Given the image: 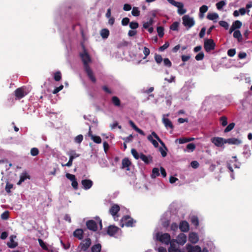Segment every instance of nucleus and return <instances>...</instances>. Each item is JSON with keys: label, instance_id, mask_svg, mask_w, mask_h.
I'll return each instance as SVG.
<instances>
[{"label": "nucleus", "instance_id": "31", "mask_svg": "<svg viewBox=\"0 0 252 252\" xmlns=\"http://www.w3.org/2000/svg\"><path fill=\"white\" fill-rule=\"evenodd\" d=\"M207 18L210 20H214L219 18V15L217 13H208Z\"/></svg>", "mask_w": 252, "mask_h": 252}, {"label": "nucleus", "instance_id": "33", "mask_svg": "<svg viewBox=\"0 0 252 252\" xmlns=\"http://www.w3.org/2000/svg\"><path fill=\"white\" fill-rule=\"evenodd\" d=\"M159 175V169L158 168H154L152 170V173L151 174V177L153 179L156 178Z\"/></svg>", "mask_w": 252, "mask_h": 252}, {"label": "nucleus", "instance_id": "5", "mask_svg": "<svg viewBox=\"0 0 252 252\" xmlns=\"http://www.w3.org/2000/svg\"><path fill=\"white\" fill-rule=\"evenodd\" d=\"M80 55L83 63L84 68L90 67L89 63L91 62V59L87 51L84 50Z\"/></svg>", "mask_w": 252, "mask_h": 252}, {"label": "nucleus", "instance_id": "9", "mask_svg": "<svg viewBox=\"0 0 252 252\" xmlns=\"http://www.w3.org/2000/svg\"><path fill=\"white\" fill-rule=\"evenodd\" d=\"M91 243L92 241L91 239L89 238H86L80 243L78 248L81 251L85 252L90 247Z\"/></svg>", "mask_w": 252, "mask_h": 252}, {"label": "nucleus", "instance_id": "62", "mask_svg": "<svg viewBox=\"0 0 252 252\" xmlns=\"http://www.w3.org/2000/svg\"><path fill=\"white\" fill-rule=\"evenodd\" d=\"M178 227L179 225L177 224V223L174 222L171 224L170 228L171 230L176 231L178 230Z\"/></svg>", "mask_w": 252, "mask_h": 252}, {"label": "nucleus", "instance_id": "54", "mask_svg": "<svg viewBox=\"0 0 252 252\" xmlns=\"http://www.w3.org/2000/svg\"><path fill=\"white\" fill-rule=\"evenodd\" d=\"M54 78L55 81H59L61 79V73L60 71H57L54 74Z\"/></svg>", "mask_w": 252, "mask_h": 252}, {"label": "nucleus", "instance_id": "64", "mask_svg": "<svg viewBox=\"0 0 252 252\" xmlns=\"http://www.w3.org/2000/svg\"><path fill=\"white\" fill-rule=\"evenodd\" d=\"M129 22V18L126 17L122 19V24L123 26H126L128 25V24Z\"/></svg>", "mask_w": 252, "mask_h": 252}, {"label": "nucleus", "instance_id": "1", "mask_svg": "<svg viewBox=\"0 0 252 252\" xmlns=\"http://www.w3.org/2000/svg\"><path fill=\"white\" fill-rule=\"evenodd\" d=\"M153 137L155 138L162 146H163L166 149H167L164 142L161 140L155 131H153L151 135L148 136L147 139L152 143L155 147L158 148V144L156 140L153 139Z\"/></svg>", "mask_w": 252, "mask_h": 252}, {"label": "nucleus", "instance_id": "10", "mask_svg": "<svg viewBox=\"0 0 252 252\" xmlns=\"http://www.w3.org/2000/svg\"><path fill=\"white\" fill-rule=\"evenodd\" d=\"M172 240L178 245L183 246L187 242V236L185 234L181 233L178 235L176 239H172Z\"/></svg>", "mask_w": 252, "mask_h": 252}, {"label": "nucleus", "instance_id": "13", "mask_svg": "<svg viewBox=\"0 0 252 252\" xmlns=\"http://www.w3.org/2000/svg\"><path fill=\"white\" fill-rule=\"evenodd\" d=\"M211 141L214 145L219 147H222L225 143L223 138L219 137L212 138Z\"/></svg>", "mask_w": 252, "mask_h": 252}, {"label": "nucleus", "instance_id": "25", "mask_svg": "<svg viewBox=\"0 0 252 252\" xmlns=\"http://www.w3.org/2000/svg\"><path fill=\"white\" fill-rule=\"evenodd\" d=\"M73 236L79 240H82L83 237V231L81 229H77L73 232Z\"/></svg>", "mask_w": 252, "mask_h": 252}, {"label": "nucleus", "instance_id": "40", "mask_svg": "<svg viewBox=\"0 0 252 252\" xmlns=\"http://www.w3.org/2000/svg\"><path fill=\"white\" fill-rule=\"evenodd\" d=\"M242 25V22L239 20L235 21L233 23L232 25V26H233L235 29H240Z\"/></svg>", "mask_w": 252, "mask_h": 252}, {"label": "nucleus", "instance_id": "12", "mask_svg": "<svg viewBox=\"0 0 252 252\" xmlns=\"http://www.w3.org/2000/svg\"><path fill=\"white\" fill-rule=\"evenodd\" d=\"M121 229L115 225H110L107 229V234L110 236H115Z\"/></svg>", "mask_w": 252, "mask_h": 252}, {"label": "nucleus", "instance_id": "55", "mask_svg": "<svg viewBox=\"0 0 252 252\" xmlns=\"http://www.w3.org/2000/svg\"><path fill=\"white\" fill-rule=\"evenodd\" d=\"M138 26V23L136 22H131L129 23V27L133 30L137 29Z\"/></svg>", "mask_w": 252, "mask_h": 252}, {"label": "nucleus", "instance_id": "24", "mask_svg": "<svg viewBox=\"0 0 252 252\" xmlns=\"http://www.w3.org/2000/svg\"><path fill=\"white\" fill-rule=\"evenodd\" d=\"M164 116L165 115H163V117L162 118V122L165 126L166 128H170L171 129H173L174 126L171 121L169 119L165 118Z\"/></svg>", "mask_w": 252, "mask_h": 252}, {"label": "nucleus", "instance_id": "56", "mask_svg": "<svg viewBox=\"0 0 252 252\" xmlns=\"http://www.w3.org/2000/svg\"><path fill=\"white\" fill-rule=\"evenodd\" d=\"M169 43L168 42H166L164 45L159 48V51L160 52H163L165 49H166L169 47Z\"/></svg>", "mask_w": 252, "mask_h": 252}, {"label": "nucleus", "instance_id": "2", "mask_svg": "<svg viewBox=\"0 0 252 252\" xmlns=\"http://www.w3.org/2000/svg\"><path fill=\"white\" fill-rule=\"evenodd\" d=\"M96 221L94 220H89L87 221L86 225L87 228L93 231H95L97 229V223H99L100 228H102V225L101 222V220L100 219L99 217L96 218Z\"/></svg>", "mask_w": 252, "mask_h": 252}, {"label": "nucleus", "instance_id": "4", "mask_svg": "<svg viewBox=\"0 0 252 252\" xmlns=\"http://www.w3.org/2000/svg\"><path fill=\"white\" fill-rule=\"evenodd\" d=\"M183 24L189 30L195 24V21L192 17L188 15H185L182 17Z\"/></svg>", "mask_w": 252, "mask_h": 252}, {"label": "nucleus", "instance_id": "50", "mask_svg": "<svg viewBox=\"0 0 252 252\" xmlns=\"http://www.w3.org/2000/svg\"><path fill=\"white\" fill-rule=\"evenodd\" d=\"M39 154V150L36 148H32L31 150V154L32 156H36Z\"/></svg>", "mask_w": 252, "mask_h": 252}, {"label": "nucleus", "instance_id": "61", "mask_svg": "<svg viewBox=\"0 0 252 252\" xmlns=\"http://www.w3.org/2000/svg\"><path fill=\"white\" fill-rule=\"evenodd\" d=\"M235 53L236 51L235 49H230L227 51V55L231 57H233L235 55Z\"/></svg>", "mask_w": 252, "mask_h": 252}, {"label": "nucleus", "instance_id": "41", "mask_svg": "<svg viewBox=\"0 0 252 252\" xmlns=\"http://www.w3.org/2000/svg\"><path fill=\"white\" fill-rule=\"evenodd\" d=\"M191 222L195 226H197L199 224L198 219L196 216H192L191 218Z\"/></svg>", "mask_w": 252, "mask_h": 252}, {"label": "nucleus", "instance_id": "8", "mask_svg": "<svg viewBox=\"0 0 252 252\" xmlns=\"http://www.w3.org/2000/svg\"><path fill=\"white\" fill-rule=\"evenodd\" d=\"M215 47V43L212 39H205L204 40V47L207 52H209L214 50Z\"/></svg>", "mask_w": 252, "mask_h": 252}, {"label": "nucleus", "instance_id": "15", "mask_svg": "<svg viewBox=\"0 0 252 252\" xmlns=\"http://www.w3.org/2000/svg\"><path fill=\"white\" fill-rule=\"evenodd\" d=\"M179 228L182 232H187L189 230V225L187 221L183 220L180 222Z\"/></svg>", "mask_w": 252, "mask_h": 252}, {"label": "nucleus", "instance_id": "22", "mask_svg": "<svg viewBox=\"0 0 252 252\" xmlns=\"http://www.w3.org/2000/svg\"><path fill=\"white\" fill-rule=\"evenodd\" d=\"M188 251L191 252H201V248L199 246H192L190 244H187L186 246Z\"/></svg>", "mask_w": 252, "mask_h": 252}, {"label": "nucleus", "instance_id": "11", "mask_svg": "<svg viewBox=\"0 0 252 252\" xmlns=\"http://www.w3.org/2000/svg\"><path fill=\"white\" fill-rule=\"evenodd\" d=\"M120 210V207L117 204H114L109 209L110 214L113 217L115 220H117L116 219L118 216L117 215L118 212Z\"/></svg>", "mask_w": 252, "mask_h": 252}, {"label": "nucleus", "instance_id": "21", "mask_svg": "<svg viewBox=\"0 0 252 252\" xmlns=\"http://www.w3.org/2000/svg\"><path fill=\"white\" fill-rule=\"evenodd\" d=\"M85 72H86L87 76L89 78V79L94 83L96 82V79L94 75V73L90 67H88L84 69Z\"/></svg>", "mask_w": 252, "mask_h": 252}, {"label": "nucleus", "instance_id": "57", "mask_svg": "<svg viewBox=\"0 0 252 252\" xmlns=\"http://www.w3.org/2000/svg\"><path fill=\"white\" fill-rule=\"evenodd\" d=\"M204 55L203 52H200L195 57V59L197 61L202 60L204 58Z\"/></svg>", "mask_w": 252, "mask_h": 252}, {"label": "nucleus", "instance_id": "19", "mask_svg": "<svg viewBox=\"0 0 252 252\" xmlns=\"http://www.w3.org/2000/svg\"><path fill=\"white\" fill-rule=\"evenodd\" d=\"M189 240L192 244H196L199 240L197 234L195 232H190L189 235Z\"/></svg>", "mask_w": 252, "mask_h": 252}, {"label": "nucleus", "instance_id": "52", "mask_svg": "<svg viewBox=\"0 0 252 252\" xmlns=\"http://www.w3.org/2000/svg\"><path fill=\"white\" fill-rule=\"evenodd\" d=\"M163 64L165 66L170 67L172 65V63L168 58L163 59Z\"/></svg>", "mask_w": 252, "mask_h": 252}, {"label": "nucleus", "instance_id": "59", "mask_svg": "<svg viewBox=\"0 0 252 252\" xmlns=\"http://www.w3.org/2000/svg\"><path fill=\"white\" fill-rule=\"evenodd\" d=\"M13 188V185L11 184H10L9 183H7L6 186H5V191L7 193H10L11 192L10 189Z\"/></svg>", "mask_w": 252, "mask_h": 252}, {"label": "nucleus", "instance_id": "14", "mask_svg": "<svg viewBox=\"0 0 252 252\" xmlns=\"http://www.w3.org/2000/svg\"><path fill=\"white\" fill-rule=\"evenodd\" d=\"M15 94L17 98L18 99H21L27 94V93L25 91V89L23 87H21L16 89L15 91Z\"/></svg>", "mask_w": 252, "mask_h": 252}, {"label": "nucleus", "instance_id": "32", "mask_svg": "<svg viewBox=\"0 0 252 252\" xmlns=\"http://www.w3.org/2000/svg\"><path fill=\"white\" fill-rule=\"evenodd\" d=\"M233 37L237 38L239 41H240L242 38V36L240 31L236 30L233 32Z\"/></svg>", "mask_w": 252, "mask_h": 252}, {"label": "nucleus", "instance_id": "6", "mask_svg": "<svg viewBox=\"0 0 252 252\" xmlns=\"http://www.w3.org/2000/svg\"><path fill=\"white\" fill-rule=\"evenodd\" d=\"M135 222H136V221L131 218L129 216H125L121 220L120 225L121 227H124V225L127 227H132L133 223Z\"/></svg>", "mask_w": 252, "mask_h": 252}, {"label": "nucleus", "instance_id": "17", "mask_svg": "<svg viewBox=\"0 0 252 252\" xmlns=\"http://www.w3.org/2000/svg\"><path fill=\"white\" fill-rule=\"evenodd\" d=\"M170 246L168 248V252H181V250L179 248L177 243L173 242V240H171L169 243Z\"/></svg>", "mask_w": 252, "mask_h": 252}, {"label": "nucleus", "instance_id": "51", "mask_svg": "<svg viewBox=\"0 0 252 252\" xmlns=\"http://www.w3.org/2000/svg\"><path fill=\"white\" fill-rule=\"evenodd\" d=\"M243 155H248V157H249L251 155V151L250 149H249V147L247 145H245L244 147V151L243 153Z\"/></svg>", "mask_w": 252, "mask_h": 252}, {"label": "nucleus", "instance_id": "58", "mask_svg": "<svg viewBox=\"0 0 252 252\" xmlns=\"http://www.w3.org/2000/svg\"><path fill=\"white\" fill-rule=\"evenodd\" d=\"M176 141H178L179 144H184V143H185L189 142V140H188V138H186V137L180 138L177 139H176Z\"/></svg>", "mask_w": 252, "mask_h": 252}, {"label": "nucleus", "instance_id": "38", "mask_svg": "<svg viewBox=\"0 0 252 252\" xmlns=\"http://www.w3.org/2000/svg\"><path fill=\"white\" fill-rule=\"evenodd\" d=\"M179 25V22H175L170 26V28L172 31H178Z\"/></svg>", "mask_w": 252, "mask_h": 252}, {"label": "nucleus", "instance_id": "49", "mask_svg": "<svg viewBox=\"0 0 252 252\" xmlns=\"http://www.w3.org/2000/svg\"><path fill=\"white\" fill-rule=\"evenodd\" d=\"M67 155H71L73 157L75 158L80 156V155L76 153L75 150H70L67 153Z\"/></svg>", "mask_w": 252, "mask_h": 252}, {"label": "nucleus", "instance_id": "7", "mask_svg": "<svg viewBox=\"0 0 252 252\" xmlns=\"http://www.w3.org/2000/svg\"><path fill=\"white\" fill-rule=\"evenodd\" d=\"M150 14H151L152 16L148 18V21L147 22H143V28L145 29H147L149 27L152 26L155 23L154 19L157 16L156 12L153 11L150 13Z\"/></svg>", "mask_w": 252, "mask_h": 252}, {"label": "nucleus", "instance_id": "26", "mask_svg": "<svg viewBox=\"0 0 252 252\" xmlns=\"http://www.w3.org/2000/svg\"><path fill=\"white\" fill-rule=\"evenodd\" d=\"M30 179V176L26 172H23L20 176V180L17 183L18 185H20L26 179Z\"/></svg>", "mask_w": 252, "mask_h": 252}, {"label": "nucleus", "instance_id": "35", "mask_svg": "<svg viewBox=\"0 0 252 252\" xmlns=\"http://www.w3.org/2000/svg\"><path fill=\"white\" fill-rule=\"evenodd\" d=\"M226 2L225 0H221L216 3V6L218 10H221L222 8L226 5Z\"/></svg>", "mask_w": 252, "mask_h": 252}, {"label": "nucleus", "instance_id": "30", "mask_svg": "<svg viewBox=\"0 0 252 252\" xmlns=\"http://www.w3.org/2000/svg\"><path fill=\"white\" fill-rule=\"evenodd\" d=\"M131 162L127 158H125L122 160V168H128L130 165Z\"/></svg>", "mask_w": 252, "mask_h": 252}, {"label": "nucleus", "instance_id": "44", "mask_svg": "<svg viewBox=\"0 0 252 252\" xmlns=\"http://www.w3.org/2000/svg\"><path fill=\"white\" fill-rule=\"evenodd\" d=\"M91 139L96 143L99 144L101 142V139L99 136L92 135Z\"/></svg>", "mask_w": 252, "mask_h": 252}, {"label": "nucleus", "instance_id": "46", "mask_svg": "<svg viewBox=\"0 0 252 252\" xmlns=\"http://www.w3.org/2000/svg\"><path fill=\"white\" fill-rule=\"evenodd\" d=\"M235 124L233 123H230L227 126V127L224 129V132H228L231 131L234 127Z\"/></svg>", "mask_w": 252, "mask_h": 252}, {"label": "nucleus", "instance_id": "27", "mask_svg": "<svg viewBox=\"0 0 252 252\" xmlns=\"http://www.w3.org/2000/svg\"><path fill=\"white\" fill-rule=\"evenodd\" d=\"M100 34L102 38L106 39L109 36V31L107 29H103L101 30Z\"/></svg>", "mask_w": 252, "mask_h": 252}, {"label": "nucleus", "instance_id": "3", "mask_svg": "<svg viewBox=\"0 0 252 252\" xmlns=\"http://www.w3.org/2000/svg\"><path fill=\"white\" fill-rule=\"evenodd\" d=\"M156 237L158 241L166 245L169 244L172 240H171L170 235L167 233L162 234L158 232L157 233Z\"/></svg>", "mask_w": 252, "mask_h": 252}, {"label": "nucleus", "instance_id": "28", "mask_svg": "<svg viewBox=\"0 0 252 252\" xmlns=\"http://www.w3.org/2000/svg\"><path fill=\"white\" fill-rule=\"evenodd\" d=\"M101 245L100 244H96L93 245L91 248L92 252H101Z\"/></svg>", "mask_w": 252, "mask_h": 252}, {"label": "nucleus", "instance_id": "20", "mask_svg": "<svg viewBox=\"0 0 252 252\" xmlns=\"http://www.w3.org/2000/svg\"><path fill=\"white\" fill-rule=\"evenodd\" d=\"M224 142L232 145H239L242 143L241 140L236 138H230L224 139Z\"/></svg>", "mask_w": 252, "mask_h": 252}, {"label": "nucleus", "instance_id": "18", "mask_svg": "<svg viewBox=\"0 0 252 252\" xmlns=\"http://www.w3.org/2000/svg\"><path fill=\"white\" fill-rule=\"evenodd\" d=\"M140 158L146 164H148L153 161V157L150 156H146L143 153H140Z\"/></svg>", "mask_w": 252, "mask_h": 252}, {"label": "nucleus", "instance_id": "48", "mask_svg": "<svg viewBox=\"0 0 252 252\" xmlns=\"http://www.w3.org/2000/svg\"><path fill=\"white\" fill-rule=\"evenodd\" d=\"M131 153L135 159H138L140 158V155H139L135 149H132L131 150Z\"/></svg>", "mask_w": 252, "mask_h": 252}, {"label": "nucleus", "instance_id": "60", "mask_svg": "<svg viewBox=\"0 0 252 252\" xmlns=\"http://www.w3.org/2000/svg\"><path fill=\"white\" fill-rule=\"evenodd\" d=\"M83 139V135L80 134V135H78V136H77L75 138V141L77 143H80L82 141Z\"/></svg>", "mask_w": 252, "mask_h": 252}, {"label": "nucleus", "instance_id": "34", "mask_svg": "<svg viewBox=\"0 0 252 252\" xmlns=\"http://www.w3.org/2000/svg\"><path fill=\"white\" fill-rule=\"evenodd\" d=\"M7 246L9 248L14 249L18 246V243L15 242L14 240H12V241L10 240L9 242L7 243Z\"/></svg>", "mask_w": 252, "mask_h": 252}, {"label": "nucleus", "instance_id": "45", "mask_svg": "<svg viewBox=\"0 0 252 252\" xmlns=\"http://www.w3.org/2000/svg\"><path fill=\"white\" fill-rule=\"evenodd\" d=\"M157 32L160 37H163L164 35V29L162 27H158L157 28Z\"/></svg>", "mask_w": 252, "mask_h": 252}, {"label": "nucleus", "instance_id": "43", "mask_svg": "<svg viewBox=\"0 0 252 252\" xmlns=\"http://www.w3.org/2000/svg\"><path fill=\"white\" fill-rule=\"evenodd\" d=\"M131 14L134 16H138L140 15V11L138 7H133L131 11Z\"/></svg>", "mask_w": 252, "mask_h": 252}, {"label": "nucleus", "instance_id": "23", "mask_svg": "<svg viewBox=\"0 0 252 252\" xmlns=\"http://www.w3.org/2000/svg\"><path fill=\"white\" fill-rule=\"evenodd\" d=\"M174 6L178 8V13L180 15H183L187 11L186 9L184 8V4L182 2H178V4H175Z\"/></svg>", "mask_w": 252, "mask_h": 252}, {"label": "nucleus", "instance_id": "36", "mask_svg": "<svg viewBox=\"0 0 252 252\" xmlns=\"http://www.w3.org/2000/svg\"><path fill=\"white\" fill-rule=\"evenodd\" d=\"M208 9V6L205 5H203L200 7L199 12L200 15H202L201 16L203 17L204 16V14L207 11Z\"/></svg>", "mask_w": 252, "mask_h": 252}, {"label": "nucleus", "instance_id": "53", "mask_svg": "<svg viewBox=\"0 0 252 252\" xmlns=\"http://www.w3.org/2000/svg\"><path fill=\"white\" fill-rule=\"evenodd\" d=\"M0 218L2 220H6L9 218V212L8 211L4 212L0 216Z\"/></svg>", "mask_w": 252, "mask_h": 252}, {"label": "nucleus", "instance_id": "29", "mask_svg": "<svg viewBox=\"0 0 252 252\" xmlns=\"http://www.w3.org/2000/svg\"><path fill=\"white\" fill-rule=\"evenodd\" d=\"M112 102L113 104L117 107L120 106L121 102L119 98L116 96H114L112 97Z\"/></svg>", "mask_w": 252, "mask_h": 252}, {"label": "nucleus", "instance_id": "37", "mask_svg": "<svg viewBox=\"0 0 252 252\" xmlns=\"http://www.w3.org/2000/svg\"><path fill=\"white\" fill-rule=\"evenodd\" d=\"M195 145L193 143H189L187 146V150L188 152H193L195 149Z\"/></svg>", "mask_w": 252, "mask_h": 252}, {"label": "nucleus", "instance_id": "42", "mask_svg": "<svg viewBox=\"0 0 252 252\" xmlns=\"http://www.w3.org/2000/svg\"><path fill=\"white\" fill-rule=\"evenodd\" d=\"M220 122L221 125L223 126H225L227 125V119L225 116H222L220 118Z\"/></svg>", "mask_w": 252, "mask_h": 252}, {"label": "nucleus", "instance_id": "47", "mask_svg": "<svg viewBox=\"0 0 252 252\" xmlns=\"http://www.w3.org/2000/svg\"><path fill=\"white\" fill-rule=\"evenodd\" d=\"M219 25L223 27L225 30H227L229 28V24L227 22L224 21H220L219 22Z\"/></svg>", "mask_w": 252, "mask_h": 252}, {"label": "nucleus", "instance_id": "63", "mask_svg": "<svg viewBox=\"0 0 252 252\" xmlns=\"http://www.w3.org/2000/svg\"><path fill=\"white\" fill-rule=\"evenodd\" d=\"M65 176H66V177L68 179L70 180V181H71V182H72V181H74V180L76 179L75 175H74L73 174H69V173H67Z\"/></svg>", "mask_w": 252, "mask_h": 252}, {"label": "nucleus", "instance_id": "16", "mask_svg": "<svg viewBox=\"0 0 252 252\" xmlns=\"http://www.w3.org/2000/svg\"><path fill=\"white\" fill-rule=\"evenodd\" d=\"M81 184L82 188L88 190L90 189L93 185V182L92 180L89 179L82 180L81 181Z\"/></svg>", "mask_w": 252, "mask_h": 252}, {"label": "nucleus", "instance_id": "39", "mask_svg": "<svg viewBox=\"0 0 252 252\" xmlns=\"http://www.w3.org/2000/svg\"><path fill=\"white\" fill-rule=\"evenodd\" d=\"M155 60L158 64L161 63L162 61H163L161 56L157 54H155Z\"/></svg>", "mask_w": 252, "mask_h": 252}]
</instances>
